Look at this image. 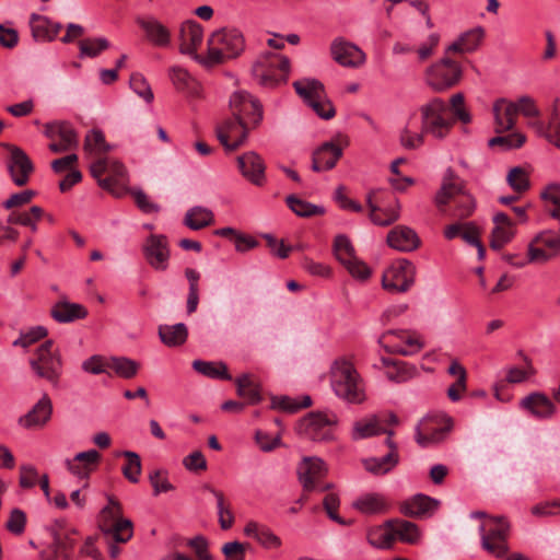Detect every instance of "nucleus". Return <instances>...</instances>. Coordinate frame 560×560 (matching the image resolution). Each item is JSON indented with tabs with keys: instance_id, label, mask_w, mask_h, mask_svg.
Returning a JSON list of instances; mask_svg holds the SVG:
<instances>
[{
	"instance_id": "9d476101",
	"label": "nucleus",
	"mask_w": 560,
	"mask_h": 560,
	"mask_svg": "<svg viewBox=\"0 0 560 560\" xmlns=\"http://www.w3.org/2000/svg\"><path fill=\"white\" fill-rule=\"evenodd\" d=\"M460 66L447 56L427 69L425 81L435 92H443L459 81Z\"/></svg>"
},
{
	"instance_id": "f8f14e48",
	"label": "nucleus",
	"mask_w": 560,
	"mask_h": 560,
	"mask_svg": "<svg viewBox=\"0 0 560 560\" xmlns=\"http://www.w3.org/2000/svg\"><path fill=\"white\" fill-rule=\"evenodd\" d=\"M416 267L405 258L398 259L384 272L382 285L392 293H402L415 282Z\"/></svg>"
},
{
	"instance_id": "ea45409f",
	"label": "nucleus",
	"mask_w": 560,
	"mask_h": 560,
	"mask_svg": "<svg viewBox=\"0 0 560 560\" xmlns=\"http://www.w3.org/2000/svg\"><path fill=\"white\" fill-rule=\"evenodd\" d=\"M429 424L430 422L428 420H423L416 428L415 439L422 447L441 442L451 430V424L432 430Z\"/></svg>"
},
{
	"instance_id": "c85d7f7f",
	"label": "nucleus",
	"mask_w": 560,
	"mask_h": 560,
	"mask_svg": "<svg viewBox=\"0 0 560 560\" xmlns=\"http://www.w3.org/2000/svg\"><path fill=\"white\" fill-rule=\"evenodd\" d=\"M397 337L405 342L406 347H386V351L390 353H399L401 355H411L419 352L424 343L416 332L405 330H388L383 338Z\"/></svg>"
},
{
	"instance_id": "412c9836",
	"label": "nucleus",
	"mask_w": 560,
	"mask_h": 560,
	"mask_svg": "<svg viewBox=\"0 0 560 560\" xmlns=\"http://www.w3.org/2000/svg\"><path fill=\"white\" fill-rule=\"evenodd\" d=\"M238 168L242 175L256 186H262L266 182L264 160L253 151L237 158Z\"/></svg>"
},
{
	"instance_id": "a211bd4d",
	"label": "nucleus",
	"mask_w": 560,
	"mask_h": 560,
	"mask_svg": "<svg viewBox=\"0 0 560 560\" xmlns=\"http://www.w3.org/2000/svg\"><path fill=\"white\" fill-rule=\"evenodd\" d=\"M144 257L148 264L155 270H165L171 256L168 241L165 235H150L143 246Z\"/></svg>"
},
{
	"instance_id": "7ed1b4c3",
	"label": "nucleus",
	"mask_w": 560,
	"mask_h": 560,
	"mask_svg": "<svg viewBox=\"0 0 560 560\" xmlns=\"http://www.w3.org/2000/svg\"><path fill=\"white\" fill-rule=\"evenodd\" d=\"M454 201L453 217L466 219L472 214L476 208L474 197L464 190V185L458 182L454 171L448 168L443 177L440 190L435 195V203L439 208Z\"/></svg>"
},
{
	"instance_id": "5701e85b",
	"label": "nucleus",
	"mask_w": 560,
	"mask_h": 560,
	"mask_svg": "<svg viewBox=\"0 0 560 560\" xmlns=\"http://www.w3.org/2000/svg\"><path fill=\"white\" fill-rule=\"evenodd\" d=\"M520 407L538 419L551 418L557 408L550 398L540 392L530 393L520 401Z\"/></svg>"
},
{
	"instance_id": "2eb2a0df",
	"label": "nucleus",
	"mask_w": 560,
	"mask_h": 560,
	"mask_svg": "<svg viewBox=\"0 0 560 560\" xmlns=\"http://www.w3.org/2000/svg\"><path fill=\"white\" fill-rule=\"evenodd\" d=\"M252 128L244 120L232 116L217 124L215 136L225 151L233 152L246 142Z\"/></svg>"
},
{
	"instance_id": "c9c22d12",
	"label": "nucleus",
	"mask_w": 560,
	"mask_h": 560,
	"mask_svg": "<svg viewBox=\"0 0 560 560\" xmlns=\"http://www.w3.org/2000/svg\"><path fill=\"white\" fill-rule=\"evenodd\" d=\"M388 431L393 430L387 429L386 427H382V418L374 415L354 423L352 438L354 440H361L380 435L382 433L387 435Z\"/></svg>"
},
{
	"instance_id": "a19ab883",
	"label": "nucleus",
	"mask_w": 560,
	"mask_h": 560,
	"mask_svg": "<svg viewBox=\"0 0 560 560\" xmlns=\"http://www.w3.org/2000/svg\"><path fill=\"white\" fill-rule=\"evenodd\" d=\"M385 526L393 530L394 541L398 538L400 541L415 544L420 537L419 527L405 520H388Z\"/></svg>"
},
{
	"instance_id": "f257e3e1",
	"label": "nucleus",
	"mask_w": 560,
	"mask_h": 560,
	"mask_svg": "<svg viewBox=\"0 0 560 560\" xmlns=\"http://www.w3.org/2000/svg\"><path fill=\"white\" fill-rule=\"evenodd\" d=\"M330 383L335 394L349 402L359 404L365 398L362 380L353 364L346 359L332 363Z\"/></svg>"
},
{
	"instance_id": "3c124183",
	"label": "nucleus",
	"mask_w": 560,
	"mask_h": 560,
	"mask_svg": "<svg viewBox=\"0 0 560 560\" xmlns=\"http://www.w3.org/2000/svg\"><path fill=\"white\" fill-rule=\"evenodd\" d=\"M192 368L198 373L211 377L230 381L232 376L229 374L228 366L223 362H208L202 360H195Z\"/></svg>"
},
{
	"instance_id": "bb28decb",
	"label": "nucleus",
	"mask_w": 560,
	"mask_h": 560,
	"mask_svg": "<svg viewBox=\"0 0 560 560\" xmlns=\"http://www.w3.org/2000/svg\"><path fill=\"white\" fill-rule=\"evenodd\" d=\"M203 39L202 26L196 21L185 22L179 32V48L183 54L194 56L196 59L197 49L201 45Z\"/></svg>"
},
{
	"instance_id": "49530a36",
	"label": "nucleus",
	"mask_w": 560,
	"mask_h": 560,
	"mask_svg": "<svg viewBox=\"0 0 560 560\" xmlns=\"http://www.w3.org/2000/svg\"><path fill=\"white\" fill-rule=\"evenodd\" d=\"M235 383L237 395L246 399L248 405H256L261 400L260 387L249 374L238 376Z\"/></svg>"
},
{
	"instance_id": "aec40b11",
	"label": "nucleus",
	"mask_w": 560,
	"mask_h": 560,
	"mask_svg": "<svg viewBox=\"0 0 560 560\" xmlns=\"http://www.w3.org/2000/svg\"><path fill=\"white\" fill-rule=\"evenodd\" d=\"M330 51L334 60L342 67L355 68L365 61V54L359 47L342 38H337L331 43Z\"/></svg>"
},
{
	"instance_id": "e433bc0d",
	"label": "nucleus",
	"mask_w": 560,
	"mask_h": 560,
	"mask_svg": "<svg viewBox=\"0 0 560 560\" xmlns=\"http://www.w3.org/2000/svg\"><path fill=\"white\" fill-rule=\"evenodd\" d=\"M73 546L74 541L69 536L55 534L52 542L40 552V558L43 560H57L62 557L65 560H69Z\"/></svg>"
},
{
	"instance_id": "864d4df0",
	"label": "nucleus",
	"mask_w": 560,
	"mask_h": 560,
	"mask_svg": "<svg viewBox=\"0 0 560 560\" xmlns=\"http://www.w3.org/2000/svg\"><path fill=\"white\" fill-rule=\"evenodd\" d=\"M207 489L217 499L219 524H220L221 528L224 530L231 528L234 523V515L231 511L230 505L225 504V499H224L223 492L215 490L211 487H207Z\"/></svg>"
},
{
	"instance_id": "72a5a7b5",
	"label": "nucleus",
	"mask_w": 560,
	"mask_h": 560,
	"mask_svg": "<svg viewBox=\"0 0 560 560\" xmlns=\"http://www.w3.org/2000/svg\"><path fill=\"white\" fill-rule=\"evenodd\" d=\"M534 126L540 136L560 149V102L558 100L555 102L547 126L541 121L536 122Z\"/></svg>"
},
{
	"instance_id": "de8ad7c7",
	"label": "nucleus",
	"mask_w": 560,
	"mask_h": 560,
	"mask_svg": "<svg viewBox=\"0 0 560 560\" xmlns=\"http://www.w3.org/2000/svg\"><path fill=\"white\" fill-rule=\"evenodd\" d=\"M171 80L177 91L191 96H199V85L183 68L173 67L171 69Z\"/></svg>"
},
{
	"instance_id": "b1692460",
	"label": "nucleus",
	"mask_w": 560,
	"mask_h": 560,
	"mask_svg": "<svg viewBox=\"0 0 560 560\" xmlns=\"http://www.w3.org/2000/svg\"><path fill=\"white\" fill-rule=\"evenodd\" d=\"M388 246L399 252H412L420 246V238L415 230L406 225H397L387 234Z\"/></svg>"
},
{
	"instance_id": "473e14b6",
	"label": "nucleus",
	"mask_w": 560,
	"mask_h": 560,
	"mask_svg": "<svg viewBox=\"0 0 560 560\" xmlns=\"http://www.w3.org/2000/svg\"><path fill=\"white\" fill-rule=\"evenodd\" d=\"M107 176L100 179V186L114 195H119L122 185L126 182L127 170L118 161H108Z\"/></svg>"
},
{
	"instance_id": "1a4fd4ad",
	"label": "nucleus",
	"mask_w": 560,
	"mask_h": 560,
	"mask_svg": "<svg viewBox=\"0 0 560 560\" xmlns=\"http://www.w3.org/2000/svg\"><path fill=\"white\" fill-rule=\"evenodd\" d=\"M337 423V417L327 412H310L295 425L296 433L312 441H325L331 435V427Z\"/></svg>"
},
{
	"instance_id": "0e129e2a",
	"label": "nucleus",
	"mask_w": 560,
	"mask_h": 560,
	"mask_svg": "<svg viewBox=\"0 0 560 560\" xmlns=\"http://www.w3.org/2000/svg\"><path fill=\"white\" fill-rule=\"evenodd\" d=\"M465 98L462 93H456L452 95L450 100V113L451 116L455 118V122L459 120L463 124H469L471 121V116L469 112L465 108L464 105Z\"/></svg>"
},
{
	"instance_id": "4d7b16f0",
	"label": "nucleus",
	"mask_w": 560,
	"mask_h": 560,
	"mask_svg": "<svg viewBox=\"0 0 560 560\" xmlns=\"http://www.w3.org/2000/svg\"><path fill=\"white\" fill-rule=\"evenodd\" d=\"M526 141L525 135L513 132L506 136L493 137L488 141L489 147H501L502 150H511L521 148Z\"/></svg>"
},
{
	"instance_id": "39448f33",
	"label": "nucleus",
	"mask_w": 560,
	"mask_h": 560,
	"mask_svg": "<svg viewBox=\"0 0 560 560\" xmlns=\"http://www.w3.org/2000/svg\"><path fill=\"white\" fill-rule=\"evenodd\" d=\"M30 366L37 377L47 381L52 387L59 386L63 361L52 340H46L35 350Z\"/></svg>"
},
{
	"instance_id": "c03bdc74",
	"label": "nucleus",
	"mask_w": 560,
	"mask_h": 560,
	"mask_svg": "<svg viewBox=\"0 0 560 560\" xmlns=\"http://www.w3.org/2000/svg\"><path fill=\"white\" fill-rule=\"evenodd\" d=\"M213 212L205 207L196 206L190 208L184 218V224L190 230L198 231L213 223Z\"/></svg>"
},
{
	"instance_id": "7c9ffc66",
	"label": "nucleus",
	"mask_w": 560,
	"mask_h": 560,
	"mask_svg": "<svg viewBox=\"0 0 560 560\" xmlns=\"http://www.w3.org/2000/svg\"><path fill=\"white\" fill-rule=\"evenodd\" d=\"M495 131L503 132L515 126L516 109L513 102L498 100L493 105Z\"/></svg>"
},
{
	"instance_id": "4be33fe9",
	"label": "nucleus",
	"mask_w": 560,
	"mask_h": 560,
	"mask_svg": "<svg viewBox=\"0 0 560 560\" xmlns=\"http://www.w3.org/2000/svg\"><path fill=\"white\" fill-rule=\"evenodd\" d=\"M440 502L424 494H416L400 504V512L408 517H431L438 510Z\"/></svg>"
},
{
	"instance_id": "052dcab7",
	"label": "nucleus",
	"mask_w": 560,
	"mask_h": 560,
	"mask_svg": "<svg viewBox=\"0 0 560 560\" xmlns=\"http://www.w3.org/2000/svg\"><path fill=\"white\" fill-rule=\"evenodd\" d=\"M149 481L153 488V494L159 495L174 490L165 469H154L149 474Z\"/></svg>"
},
{
	"instance_id": "6ab92c4d",
	"label": "nucleus",
	"mask_w": 560,
	"mask_h": 560,
	"mask_svg": "<svg viewBox=\"0 0 560 560\" xmlns=\"http://www.w3.org/2000/svg\"><path fill=\"white\" fill-rule=\"evenodd\" d=\"M395 432L388 431L385 444L389 452L382 457H370L363 459L364 468L373 475H385L390 471L399 462L397 444L393 441Z\"/></svg>"
},
{
	"instance_id": "f3484780",
	"label": "nucleus",
	"mask_w": 560,
	"mask_h": 560,
	"mask_svg": "<svg viewBox=\"0 0 560 560\" xmlns=\"http://www.w3.org/2000/svg\"><path fill=\"white\" fill-rule=\"evenodd\" d=\"M105 517L113 518V525L107 528L102 527L105 533L112 534L118 542H127L132 537V523L130 520L121 518V505L113 498L108 499V505L102 510Z\"/></svg>"
},
{
	"instance_id": "6e6d98bb",
	"label": "nucleus",
	"mask_w": 560,
	"mask_h": 560,
	"mask_svg": "<svg viewBox=\"0 0 560 560\" xmlns=\"http://www.w3.org/2000/svg\"><path fill=\"white\" fill-rule=\"evenodd\" d=\"M80 56L94 58L109 47L106 38H85L79 42Z\"/></svg>"
},
{
	"instance_id": "bf43d9fd",
	"label": "nucleus",
	"mask_w": 560,
	"mask_h": 560,
	"mask_svg": "<svg viewBox=\"0 0 560 560\" xmlns=\"http://www.w3.org/2000/svg\"><path fill=\"white\" fill-rule=\"evenodd\" d=\"M334 253L336 258L343 265L347 260L355 257L354 247L348 236L339 234L334 241Z\"/></svg>"
},
{
	"instance_id": "2f4dec72",
	"label": "nucleus",
	"mask_w": 560,
	"mask_h": 560,
	"mask_svg": "<svg viewBox=\"0 0 560 560\" xmlns=\"http://www.w3.org/2000/svg\"><path fill=\"white\" fill-rule=\"evenodd\" d=\"M352 505L363 514H385L390 508L387 499L380 493H366L357 499Z\"/></svg>"
},
{
	"instance_id": "423d86ee",
	"label": "nucleus",
	"mask_w": 560,
	"mask_h": 560,
	"mask_svg": "<svg viewBox=\"0 0 560 560\" xmlns=\"http://www.w3.org/2000/svg\"><path fill=\"white\" fill-rule=\"evenodd\" d=\"M290 70L288 57L268 52L258 57L253 66V74L259 84L268 88L285 83Z\"/></svg>"
},
{
	"instance_id": "5fc2aeb1",
	"label": "nucleus",
	"mask_w": 560,
	"mask_h": 560,
	"mask_svg": "<svg viewBox=\"0 0 560 560\" xmlns=\"http://www.w3.org/2000/svg\"><path fill=\"white\" fill-rule=\"evenodd\" d=\"M84 150L89 153L103 154L110 150V145L106 143L104 133L94 129L85 136Z\"/></svg>"
},
{
	"instance_id": "69168bd1",
	"label": "nucleus",
	"mask_w": 560,
	"mask_h": 560,
	"mask_svg": "<svg viewBox=\"0 0 560 560\" xmlns=\"http://www.w3.org/2000/svg\"><path fill=\"white\" fill-rule=\"evenodd\" d=\"M48 330L44 326H35L27 331L22 332L18 339L13 341L14 347L27 348L38 340L45 338Z\"/></svg>"
},
{
	"instance_id": "e2e57ef3",
	"label": "nucleus",
	"mask_w": 560,
	"mask_h": 560,
	"mask_svg": "<svg viewBox=\"0 0 560 560\" xmlns=\"http://www.w3.org/2000/svg\"><path fill=\"white\" fill-rule=\"evenodd\" d=\"M129 85L132 91L143 98L148 104L152 103L154 95L147 79L141 73L130 75Z\"/></svg>"
},
{
	"instance_id": "4468645a",
	"label": "nucleus",
	"mask_w": 560,
	"mask_h": 560,
	"mask_svg": "<svg viewBox=\"0 0 560 560\" xmlns=\"http://www.w3.org/2000/svg\"><path fill=\"white\" fill-rule=\"evenodd\" d=\"M232 116L256 128L262 119V107L257 98L245 91H236L230 97Z\"/></svg>"
},
{
	"instance_id": "13d9d810",
	"label": "nucleus",
	"mask_w": 560,
	"mask_h": 560,
	"mask_svg": "<svg viewBox=\"0 0 560 560\" xmlns=\"http://www.w3.org/2000/svg\"><path fill=\"white\" fill-rule=\"evenodd\" d=\"M506 182L511 186V188L517 194H522L529 188V177L527 172L521 167L515 166L510 170Z\"/></svg>"
},
{
	"instance_id": "9b49d317",
	"label": "nucleus",
	"mask_w": 560,
	"mask_h": 560,
	"mask_svg": "<svg viewBox=\"0 0 560 560\" xmlns=\"http://www.w3.org/2000/svg\"><path fill=\"white\" fill-rule=\"evenodd\" d=\"M296 474L305 492H323L331 487L330 483L323 482L327 475V468L325 463L318 457H304L298 465Z\"/></svg>"
},
{
	"instance_id": "680f3d73",
	"label": "nucleus",
	"mask_w": 560,
	"mask_h": 560,
	"mask_svg": "<svg viewBox=\"0 0 560 560\" xmlns=\"http://www.w3.org/2000/svg\"><path fill=\"white\" fill-rule=\"evenodd\" d=\"M30 25L32 35L36 40H49V28L51 21L46 16L33 13L31 15Z\"/></svg>"
},
{
	"instance_id": "a878e982",
	"label": "nucleus",
	"mask_w": 560,
	"mask_h": 560,
	"mask_svg": "<svg viewBox=\"0 0 560 560\" xmlns=\"http://www.w3.org/2000/svg\"><path fill=\"white\" fill-rule=\"evenodd\" d=\"M342 155V149L332 142H325L313 152L312 170L325 172L334 168Z\"/></svg>"
},
{
	"instance_id": "ddd939ff",
	"label": "nucleus",
	"mask_w": 560,
	"mask_h": 560,
	"mask_svg": "<svg viewBox=\"0 0 560 560\" xmlns=\"http://www.w3.org/2000/svg\"><path fill=\"white\" fill-rule=\"evenodd\" d=\"M8 150L5 167L9 176L18 187L25 186L35 171L34 163L27 153L18 145L4 144Z\"/></svg>"
},
{
	"instance_id": "6e6552de",
	"label": "nucleus",
	"mask_w": 560,
	"mask_h": 560,
	"mask_svg": "<svg viewBox=\"0 0 560 560\" xmlns=\"http://www.w3.org/2000/svg\"><path fill=\"white\" fill-rule=\"evenodd\" d=\"M296 94L323 119L335 116V107L327 98L324 84L316 79H302L293 82Z\"/></svg>"
},
{
	"instance_id": "09e8293b",
	"label": "nucleus",
	"mask_w": 560,
	"mask_h": 560,
	"mask_svg": "<svg viewBox=\"0 0 560 560\" xmlns=\"http://www.w3.org/2000/svg\"><path fill=\"white\" fill-rule=\"evenodd\" d=\"M368 542L376 549H388L394 544V533L385 526H373L366 529Z\"/></svg>"
},
{
	"instance_id": "cd10ccee",
	"label": "nucleus",
	"mask_w": 560,
	"mask_h": 560,
	"mask_svg": "<svg viewBox=\"0 0 560 560\" xmlns=\"http://www.w3.org/2000/svg\"><path fill=\"white\" fill-rule=\"evenodd\" d=\"M88 314V308L84 305L67 300L56 302L50 310L51 317L58 323H71L77 319H83Z\"/></svg>"
},
{
	"instance_id": "603ef678",
	"label": "nucleus",
	"mask_w": 560,
	"mask_h": 560,
	"mask_svg": "<svg viewBox=\"0 0 560 560\" xmlns=\"http://www.w3.org/2000/svg\"><path fill=\"white\" fill-rule=\"evenodd\" d=\"M120 455L127 459L121 468L124 477L131 483H138L142 470L140 456L132 451H124Z\"/></svg>"
},
{
	"instance_id": "c756f323",
	"label": "nucleus",
	"mask_w": 560,
	"mask_h": 560,
	"mask_svg": "<svg viewBox=\"0 0 560 560\" xmlns=\"http://www.w3.org/2000/svg\"><path fill=\"white\" fill-rule=\"evenodd\" d=\"M137 24L144 31L149 42L155 46L164 47L170 43L168 30L154 18H138Z\"/></svg>"
},
{
	"instance_id": "20e7f679",
	"label": "nucleus",
	"mask_w": 560,
	"mask_h": 560,
	"mask_svg": "<svg viewBox=\"0 0 560 560\" xmlns=\"http://www.w3.org/2000/svg\"><path fill=\"white\" fill-rule=\"evenodd\" d=\"M245 49L243 34L236 28H221L211 34L208 39L207 63H221L238 57Z\"/></svg>"
},
{
	"instance_id": "393cba45",
	"label": "nucleus",
	"mask_w": 560,
	"mask_h": 560,
	"mask_svg": "<svg viewBox=\"0 0 560 560\" xmlns=\"http://www.w3.org/2000/svg\"><path fill=\"white\" fill-rule=\"evenodd\" d=\"M51 413V399L47 394H44L34 407L25 416L20 418L19 422L25 429L42 428L50 420Z\"/></svg>"
},
{
	"instance_id": "774afa93",
	"label": "nucleus",
	"mask_w": 560,
	"mask_h": 560,
	"mask_svg": "<svg viewBox=\"0 0 560 560\" xmlns=\"http://www.w3.org/2000/svg\"><path fill=\"white\" fill-rule=\"evenodd\" d=\"M26 526V514L21 509H13L10 512L5 523V528L13 535L20 536L24 533Z\"/></svg>"
},
{
	"instance_id": "f704fd0d",
	"label": "nucleus",
	"mask_w": 560,
	"mask_h": 560,
	"mask_svg": "<svg viewBox=\"0 0 560 560\" xmlns=\"http://www.w3.org/2000/svg\"><path fill=\"white\" fill-rule=\"evenodd\" d=\"M382 362L387 368L386 377L392 382L406 383L417 375V369L405 361L383 358Z\"/></svg>"
},
{
	"instance_id": "79ce46f5",
	"label": "nucleus",
	"mask_w": 560,
	"mask_h": 560,
	"mask_svg": "<svg viewBox=\"0 0 560 560\" xmlns=\"http://www.w3.org/2000/svg\"><path fill=\"white\" fill-rule=\"evenodd\" d=\"M244 534L254 537L265 548L271 549L281 546V539L270 528L256 522H248Z\"/></svg>"
},
{
	"instance_id": "338daca9",
	"label": "nucleus",
	"mask_w": 560,
	"mask_h": 560,
	"mask_svg": "<svg viewBox=\"0 0 560 560\" xmlns=\"http://www.w3.org/2000/svg\"><path fill=\"white\" fill-rule=\"evenodd\" d=\"M541 197L547 203L553 206V208L547 210L548 213L552 218L560 220V185H549L545 191L541 192Z\"/></svg>"
},
{
	"instance_id": "58836bf2",
	"label": "nucleus",
	"mask_w": 560,
	"mask_h": 560,
	"mask_svg": "<svg viewBox=\"0 0 560 560\" xmlns=\"http://www.w3.org/2000/svg\"><path fill=\"white\" fill-rule=\"evenodd\" d=\"M158 332L161 341L170 348L184 345L188 337V328L184 323L160 325Z\"/></svg>"
},
{
	"instance_id": "8fccbe9b",
	"label": "nucleus",
	"mask_w": 560,
	"mask_h": 560,
	"mask_svg": "<svg viewBox=\"0 0 560 560\" xmlns=\"http://www.w3.org/2000/svg\"><path fill=\"white\" fill-rule=\"evenodd\" d=\"M285 202L290 210L294 212L298 217L301 218H310L314 215H323L325 213V208L322 206L313 205L308 201L300 199L295 195H289L285 198Z\"/></svg>"
},
{
	"instance_id": "f03ea898",
	"label": "nucleus",
	"mask_w": 560,
	"mask_h": 560,
	"mask_svg": "<svg viewBox=\"0 0 560 560\" xmlns=\"http://www.w3.org/2000/svg\"><path fill=\"white\" fill-rule=\"evenodd\" d=\"M421 129L427 136L435 140H443L455 126V118L451 116L448 104L434 97L419 107Z\"/></svg>"
},
{
	"instance_id": "0eeeda50",
	"label": "nucleus",
	"mask_w": 560,
	"mask_h": 560,
	"mask_svg": "<svg viewBox=\"0 0 560 560\" xmlns=\"http://www.w3.org/2000/svg\"><path fill=\"white\" fill-rule=\"evenodd\" d=\"M481 547L495 558H504L509 552L510 524L504 517H488L479 527Z\"/></svg>"
},
{
	"instance_id": "a18cd8bd",
	"label": "nucleus",
	"mask_w": 560,
	"mask_h": 560,
	"mask_svg": "<svg viewBox=\"0 0 560 560\" xmlns=\"http://www.w3.org/2000/svg\"><path fill=\"white\" fill-rule=\"evenodd\" d=\"M106 368L112 370L117 376L130 380L138 374L140 364L127 357H112L106 361Z\"/></svg>"
},
{
	"instance_id": "37998d69",
	"label": "nucleus",
	"mask_w": 560,
	"mask_h": 560,
	"mask_svg": "<svg viewBox=\"0 0 560 560\" xmlns=\"http://www.w3.org/2000/svg\"><path fill=\"white\" fill-rule=\"evenodd\" d=\"M375 191H371L366 196V203L370 209V220L380 226H387L394 223L399 218L398 209L386 208L382 209L373 202Z\"/></svg>"
},
{
	"instance_id": "dca6fc26",
	"label": "nucleus",
	"mask_w": 560,
	"mask_h": 560,
	"mask_svg": "<svg viewBox=\"0 0 560 560\" xmlns=\"http://www.w3.org/2000/svg\"><path fill=\"white\" fill-rule=\"evenodd\" d=\"M560 254V235L539 233L528 245V262H547Z\"/></svg>"
},
{
	"instance_id": "4c0bfd02",
	"label": "nucleus",
	"mask_w": 560,
	"mask_h": 560,
	"mask_svg": "<svg viewBox=\"0 0 560 560\" xmlns=\"http://www.w3.org/2000/svg\"><path fill=\"white\" fill-rule=\"evenodd\" d=\"M483 35L485 33L481 27L469 30L462 34L456 42L451 44L447 47L445 54L447 55L448 52H471L478 48L483 38Z\"/></svg>"
}]
</instances>
